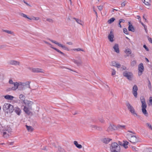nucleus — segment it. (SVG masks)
<instances>
[{
	"label": "nucleus",
	"mask_w": 152,
	"mask_h": 152,
	"mask_svg": "<svg viewBox=\"0 0 152 152\" xmlns=\"http://www.w3.org/2000/svg\"><path fill=\"white\" fill-rule=\"evenodd\" d=\"M16 85L14 84V87H12L11 88H8L7 89V91H10L11 90H13L15 91V90L17 89V86H16Z\"/></svg>",
	"instance_id": "obj_23"
},
{
	"label": "nucleus",
	"mask_w": 152,
	"mask_h": 152,
	"mask_svg": "<svg viewBox=\"0 0 152 152\" xmlns=\"http://www.w3.org/2000/svg\"><path fill=\"white\" fill-rule=\"evenodd\" d=\"M129 139V141L135 144L138 142L139 141V137L132 134H128Z\"/></svg>",
	"instance_id": "obj_4"
},
{
	"label": "nucleus",
	"mask_w": 152,
	"mask_h": 152,
	"mask_svg": "<svg viewBox=\"0 0 152 152\" xmlns=\"http://www.w3.org/2000/svg\"><path fill=\"white\" fill-rule=\"evenodd\" d=\"M57 152H66L64 149L60 148H58V150Z\"/></svg>",
	"instance_id": "obj_44"
},
{
	"label": "nucleus",
	"mask_w": 152,
	"mask_h": 152,
	"mask_svg": "<svg viewBox=\"0 0 152 152\" xmlns=\"http://www.w3.org/2000/svg\"><path fill=\"white\" fill-rule=\"evenodd\" d=\"M142 109L146 108L147 107V104L146 102L145 103H142L141 106Z\"/></svg>",
	"instance_id": "obj_39"
},
{
	"label": "nucleus",
	"mask_w": 152,
	"mask_h": 152,
	"mask_svg": "<svg viewBox=\"0 0 152 152\" xmlns=\"http://www.w3.org/2000/svg\"><path fill=\"white\" fill-rule=\"evenodd\" d=\"M149 102L152 106V97H150L149 98Z\"/></svg>",
	"instance_id": "obj_56"
},
{
	"label": "nucleus",
	"mask_w": 152,
	"mask_h": 152,
	"mask_svg": "<svg viewBox=\"0 0 152 152\" xmlns=\"http://www.w3.org/2000/svg\"><path fill=\"white\" fill-rule=\"evenodd\" d=\"M120 66L121 64H120L116 63V65H115V67L119 68L120 67Z\"/></svg>",
	"instance_id": "obj_55"
},
{
	"label": "nucleus",
	"mask_w": 152,
	"mask_h": 152,
	"mask_svg": "<svg viewBox=\"0 0 152 152\" xmlns=\"http://www.w3.org/2000/svg\"><path fill=\"white\" fill-rule=\"evenodd\" d=\"M138 88L137 86L134 85L133 87L132 88V93L135 98L137 97V92Z\"/></svg>",
	"instance_id": "obj_8"
},
{
	"label": "nucleus",
	"mask_w": 152,
	"mask_h": 152,
	"mask_svg": "<svg viewBox=\"0 0 152 152\" xmlns=\"http://www.w3.org/2000/svg\"><path fill=\"white\" fill-rule=\"evenodd\" d=\"M123 75L124 77H126L129 80H132L133 75L131 72L125 71L123 72Z\"/></svg>",
	"instance_id": "obj_5"
},
{
	"label": "nucleus",
	"mask_w": 152,
	"mask_h": 152,
	"mask_svg": "<svg viewBox=\"0 0 152 152\" xmlns=\"http://www.w3.org/2000/svg\"><path fill=\"white\" fill-rule=\"evenodd\" d=\"M136 64V62L135 60H133L131 61L130 63L131 66H135Z\"/></svg>",
	"instance_id": "obj_37"
},
{
	"label": "nucleus",
	"mask_w": 152,
	"mask_h": 152,
	"mask_svg": "<svg viewBox=\"0 0 152 152\" xmlns=\"http://www.w3.org/2000/svg\"><path fill=\"white\" fill-rule=\"evenodd\" d=\"M112 75L113 76L116 73V71L114 69H112Z\"/></svg>",
	"instance_id": "obj_47"
},
{
	"label": "nucleus",
	"mask_w": 152,
	"mask_h": 152,
	"mask_svg": "<svg viewBox=\"0 0 152 152\" xmlns=\"http://www.w3.org/2000/svg\"><path fill=\"white\" fill-rule=\"evenodd\" d=\"M125 125H121L120 124H118L117 126H116V128L117 129V130H119V129H125Z\"/></svg>",
	"instance_id": "obj_22"
},
{
	"label": "nucleus",
	"mask_w": 152,
	"mask_h": 152,
	"mask_svg": "<svg viewBox=\"0 0 152 152\" xmlns=\"http://www.w3.org/2000/svg\"><path fill=\"white\" fill-rule=\"evenodd\" d=\"M8 108V113H12L14 110L13 106L11 104H10V107H9Z\"/></svg>",
	"instance_id": "obj_24"
},
{
	"label": "nucleus",
	"mask_w": 152,
	"mask_h": 152,
	"mask_svg": "<svg viewBox=\"0 0 152 152\" xmlns=\"http://www.w3.org/2000/svg\"><path fill=\"white\" fill-rule=\"evenodd\" d=\"M126 105L127 106L128 110L134 116H137L138 115L135 112V110L133 107L128 102H127L126 103Z\"/></svg>",
	"instance_id": "obj_3"
},
{
	"label": "nucleus",
	"mask_w": 152,
	"mask_h": 152,
	"mask_svg": "<svg viewBox=\"0 0 152 152\" xmlns=\"http://www.w3.org/2000/svg\"><path fill=\"white\" fill-rule=\"evenodd\" d=\"M74 144L76 146L79 148H82V146L80 144H78L77 141H75L74 142Z\"/></svg>",
	"instance_id": "obj_25"
},
{
	"label": "nucleus",
	"mask_w": 152,
	"mask_h": 152,
	"mask_svg": "<svg viewBox=\"0 0 152 152\" xmlns=\"http://www.w3.org/2000/svg\"><path fill=\"white\" fill-rule=\"evenodd\" d=\"M148 86L150 89H151V83H148Z\"/></svg>",
	"instance_id": "obj_60"
},
{
	"label": "nucleus",
	"mask_w": 152,
	"mask_h": 152,
	"mask_svg": "<svg viewBox=\"0 0 152 152\" xmlns=\"http://www.w3.org/2000/svg\"><path fill=\"white\" fill-rule=\"evenodd\" d=\"M149 42L152 44V39H148Z\"/></svg>",
	"instance_id": "obj_64"
},
{
	"label": "nucleus",
	"mask_w": 152,
	"mask_h": 152,
	"mask_svg": "<svg viewBox=\"0 0 152 152\" xmlns=\"http://www.w3.org/2000/svg\"><path fill=\"white\" fill-rule=\"evenodd\" d=\"M32 109H30L27 107L24 106L23 108V110L28 115H30L32 113L30 110Z\"/></svg>",
	"instance_id": "obj_13"
},
{
	"label": "nucleus",
	"mask_w": 152,
	"mask_h": 152,
	"mask_svg": "<svg viewBox=\"0 0 152 152\" xmlns=\"http://www.w3.org/2000/svg\"><path fill=\"white\" fill-rule=\"evenodd\" d=\"M99 121L102 123H104L105 121L104 120L103 118H99Z\"/></svg>",
	"instance_id": "obj_46"
},
{
	"label": "nucleus",
	"mask_w": 152,
	"mask_h": 152,
	"mask_svg": "<svg viewBox=\"0 0 152 152\" xmlns=\"http://www.w3.org/2000/svg\"><path fill=\"white\" fill-rule=\"evenodd\" d=\"M110 150L111 152H120L121 147L117 143L113 142L110 146Z\"/></svg>",
	"instance_id": "obj_2"
},
{
	"label": "nucleus",
	"mask_w": 152,
	"mask_h": 152,
	"mask_svg": "<svg viewBox=\"0 0 152 152\" xmlns=\"http://www.w3.org/2000/svg\"><path fill=\"white\" fill-rule=\"evenodd\" d=\"M58 46L64 49V50H67V51H69V49L67 47H66L65 46L63 45H62V44H61L60 43H59V44H58Z\"/></svg>",
	"instance_id": "obj_30"
},
{
	"label": "nucleus",
	"mask_w": 152,
	"mask_h": 152,
	"mask_svg": "<svg viewBox=\"0 0 152 152\" xmlns=\"http://www.w3.org/2000/svg\"><path fill=\"white\" fill-rule=\"evenodd\" d=\"M126 4V3L125 1H124L123 3H122L121 5V7H124L125 6Z\"/></svg>",
	"instance_id": "obj_54"
},
{
	"label": "nucleus",
	"mask_w": 152,
	"mask_h": 152,
	"mask_svg": "<svg viewBox=\"0 0 152 152\" xmlns=\"http://www.w3.org/2000/svg\"><path fill=\"white\" fill-rule=\"evenodd\" d=\"M119 22H120V23H121V22L124 23L125 22V20L122 19H120L119 20Z\"/></svg>",
	"instance_id": "obj_59"
},
{
	"label": "nucleus",
	"mask_w": 152,
	"mask_h": 152,
	"mask_svg": "<svg viewBox=\"0 0 152 152\" xmlns=\"http://www.w3.org/2000/svg\"><path fill=\"white\" fill-rule=\"evenodd\" d=\"M66 44H67L69 45H72V42H67L66 43Z\"/></svg>",
	"instance_id": "obj_61"
},
{
	"label": "nucleus",
	"mask_w": 152,
	"mask_h": 152,
	"mask_svg": "<svg viewBox=\"0 0 152 152\" xmlns=\"http://www.w3.org/2000/svg\"><path fill=\"white\" fill-rule=\"evenodd\" d=\"M123 32L124 33L127 34H128V31L126 28H124L123 29Z\"/></svg>",
	"instance_id": "obj_49"
},
{
	"label": "nucleus",
	"mask_w": 152,
	"mask_h": 152,
	"mask_svg": "<svg viewBox=\"0 0 152 152\" xmlns=\"http://www.w3.org/2000/svg\"><path fill=\"white\" fill-rule=\"evenodd\" d=\"M77 60L73 59V61L77 64V66H80L82 64V61L81 60V58L80 57H77Z\"/></svg>",
	"instance_id": "obj_9"
},
{
	"label": "nucleus",
	"mask_w": 152,
	"mask_h": 152,
	"mask_svg": "<svg viewBox=\"0 0 152 152\" xmlns=\"http://www.w3.org/2000/svg\"><path fill=\"white\" fill-rule=\"evenodd\" d=\"M114 35L113 33V32L111 31L110 32V34L108 36V38H113Z\"/></svg>",
	"instance_id": "obj_35"
},
{
	"label": "nucleus",
	"mask_w": 152,
	"mask_h": 152,
	"mask_svg": "<svg viewBox=\"0 0 152 152\" xmlns=\"http://www.w3.org/2000/svg\"><path fill=\"white\" fill-rule=\"evenodd\" d=\"M143 47L144 48H145V50L146 51H148L149 50L148 48V47L146 46L145 45H143Z\"/></svg>",
	"instance_id": "obj_53"
},
{
	"label": "nucleus",
	"mask_w": 152,
	"mask_h": 152,
	"mask_svg": "<svg viewBox=\"0 0 152 152\" xmlns=\"http://www.w3.org/2000/svg\"><path fill=\"white\" fill-rule=\"evenodd\" d=\"M28 69L32 72L34 73H44V70L38 68H33L29 67Z\"/></svg>",
	"instance_id": "obj_6"
},
{
	"label": "nucleus",
	"mask_w": 152,
	"mask_h": 152,
	"mask_svg": "<svg viewBox=\"0 0 152 152\" xmlns=\"http://www.w3.org/2000/svg\"><path fill=\"white\" fill-rule=\"evenodd\" d=\"M73 50L75 51H84V50L83 49L80 48L74 49Z\"/></svg>",
	"instance_id": "obj_41"
},
{
	"label": "nucleus",
	"mask_w": 152,
	"mask_h": 152,
	"mask_svg": "<svg viewBox=\"0 0 152 152\" xmlns=\"http://www.w3.org/2000/svg\"><path fill=\"white\" fill-rule=\"evenodd\" d=\"M144 69L143 64L142 63H140L138 66V75L139 76H140L142 75L144 70Z\"/></svg>",
	"instance_id": "obj_7"
},
{
	"label": "nucleus",
	"mask_w": 152,
	"mask_h": 152,
	"mask_svg": "<svg viewBox=\"0 0 152 152\" xmlns=\"http://www.w3.org/2000/svg\"><path fill=\"white\" fill-rule=\"evenodd\" d=\"M2 31L3 32H5L9 34H12L13 36H15V34L13 31L4 29H2Z\"/></svg>",
	"instance_id": "obj_21"
},
{
	"label": "nucleus",
	"mask_w": 152,
	"mask_h": 152,
	"mask_svg": "<svg viewBox=\"0 0 152 152\" xmlns=\"http://www.w3.org/2000/svg\"><path fill=\"white\" fill-rule=\"evenodd\" d=\"M54 49L57 52H58L60 54H61L62 55H63L64 56H65V54L64 53H63L61 51L59 50L58 49H57L56 48H54Z\"/></svg>",
	"instance_id": "obj_36"
},
{
	"label": "nucleus",
	"mask_w": 152,
	"mask_h": 152,
	"mask_svg": "<svg viewBox=\"0 0 152 152\" xmlns=\"http://www.w3.org/2000/svg\"><path fill=\"white\" fill-rule=\"evenodd\" d=\"M123 143L122 142H120V141H118V144L120 146V145L121 146H123Z\"/></svg>",
	"instance_id": "obj_58"
},
{
	"label": "nucleus",
	"mask_w": 152,
	"mask_h": 152,
	"mask_svg": "<svg viewBox=\"0 0 152 152\" xmlns=\"http://www.w3.org/2000/svg\"><path fill=\"white\" fill-rule=\"evenodd\" d=\"M112 139L109 138H104L102 140V141L105 144H108Z\"/></svg>",
	"instance_id": "obj_17"
},
{
	"label": "nucleus",
	"mask_w": 152,
	"mask_h": 152,
	"mask_svg": "<svg viewBox=\"0 0 152 152\" xmlns=\"http://www.w3.org/2000/svg\"><path fill=\"white\" fill-rule=\"evenodd\" d=\"M10 104L8 103H5L3 106V110L7 112V113H8V109H9V107H10Z\"/></svg>",
	"instance_id": "obj_12"
},
{
	"label": "nucleus",
	"mask_w": 152,
	"mask_h": 152,
	"mask_svg": "<svg viewBox=\"0 0 152 152\" xmlns=\"http://www.w3.org/2000/svg\"><path fill=\"white\" fill-rule=\"evenodd\" d=\"M9 83L10 84H14V85L15 83H16V82H13L12 80L11 79H10L9 80Z\"/></svg>",
	"instance_id": "obj_52"
},
{
	"label": "nucleus",
	"mask_w": 152,
	"mask_h": 152,
	"mask_svg": "<svg viewBox=\"0 0 152 152\" xmlns=\"http://www.w3.org/2000/svg\"><path fill=\"white\" fill-rule=\"evenodd\" d=\"M140 100L142 103L145 102V99L143 97H141Z\"/></svg>",
	"instance_id": "obj_40"
},
{
	"label": "nucleus",
	"mask_w": 152,
	"mask_h": 152,
	"mask_svg": "<svg viewBox=\"0 0 152 152\" xmlns=\"http://www.w3.org/2000/svg\"><path fill=\"white\" fill-rule=\"evenodd\" d=\"M116 63H116V62L115 61H113L112 62V65L115 66V65H116Z\"/></svg>",
	"instance_id": "obj_57"
},
{
	"label": "nucleus",
	"mask_w": 152,
	"mask_h": 152,
	"mask_svg": "<svg viewBox=\"0 0 152 152\" xmlns=\"http://www.w3.org/2000/svg\"><path fill=\"white\" fill-rule=\"evenodd\" d=\"M142 112L144 114V115L146 117L148 116V114L146 110V108L142 109Z\"/></svg>",
	"instance_id": "obj_29"
},
{
	"label": "nucleus",
	"mask_w": 152,
	"mask_h": 152,
	"mask_svg": "<svg viewBox=\"0 0 152 152\" xmlns=\"http://www.w3.org/2000/svg\"><path fill=\"white\" fill-rule=\"evenodd\" d=\"M122 68L123 70H125L126 69V67L124 66H122Z\"/></svg>",
	"instance_id": "obj_63"
},
{
	"label": "nucleus",
	"mask_w": 152,
	"mask_h": 152,
	"mask_svg": "<svg viewBox=\"0 0 152 152\" xmlns=\"http://www.w3.org/2000/svg\"><path fill=\"white\" fill-rule=\"evenodd\" d=\"M123 146L125 148H128L127 146V145H128L129 142H128L126 141H123Z\"/></svg>",
	"instance_id": "obj_27"
},
{
	"label": "nucleus",
	"mask_w": 152,
	"mask_h": 152,
	"mask_svg": "<svg viewBox=\"0 0 152 152\" xmlns=\"http://www.w3.org/2000/svg\"><path fill=\"white\" fill-rule=\"evenodd\" d=\"M125 52L126 53L127 56H129V55L131 54L132 53L131 50L129 48L126 49L125 51Z\"/></svg>",
	"instance_id": "obj_20"
},
{
	"label": "nucleus",
	"mask_w": 152,
	"mask_h": 152,
	"mask_svg": "<svg viewBox=\"0 0 152 152\" xmlns=\"http://www.w3.org/2000/svg\"><path fill=\"white\" fill-rule=\"evenodd\" d=\"M147 126L149 128V129L152 130V127L151 125L148 123H147L146 124Z\"/></svg>",
	"instance_id": "obj_45"
},
{
	"label": "nucleus",
	"mask_w": 152,
	"mask_h": 152,
	"mask_svg": "<svg viewBox=\"0 0 152 152\" xmlns=\"http://www.w3.org/2000/svg\"><path fill=\"white\" fill-rule=\"evenodd\" d=\"M4 96V98L6 99L10 100H13V99L14 98V96L9 95H7L5 96Z\"/></svg>",
	"instance_id": "obj_18"
},
{
	"label": "nucleus",
	"mask_w": 152,
	"mask_h": 152,
	"mask_svg": "<svg viewBox=\"0 0 152 152\" xmlns=\"http://www.w3.org/2000/svg\"><path fill=\"white\" fill-rule=\"evenodd\" d=\"M14 111L18 115H20L21 113L20 109L18 107H15Z\"/></svg>",
	"instance_id": "obj_16"
},
{
	"label": "nucleus",
	"mask_w": 152,
	"mask_h": 152,
	"mask_svg": "<svg viewBox=\"0 0 152 152\" xmlns=\"http://www.w3.org/2000/svg\"><path fill=\"white\" fill-rule=\"evenodd\" d=\"M46 20L50 22L53 23V20L52 19L50 18L47 19Z\"/></svg>",
	"instance_id": "obj_50"
},
{
	"label": "nucleus",
	"mask_w": 152,
	"mask_h": 152,
	"mask_svg": "<svg viewBox=\"0 0 152 152\" xmlns=\"http://www.w3.org/2000/svg\"><path fill=\"white\" fill-rule=\"evenodd\" d=\"M26 106H25L27 107L30 109H32V105L33 104V102H32L27 101V102H25Z\"/></svg>",
	"instance_id": "obj_14"
},
{
	"label": "nucleus",
	"mask_w": 152,
	"mask_h": 152,
	"mask_svg": "<svg viewBox=\"0 0 152 152\" xmlns=\"http://www.w3.org/2000/svg\"><path fill=\"white\" fill-rule=\"evenodd\" d=\"M26 126L27 130L29 132H32L33 131V128L30 126H28L27 125H26Z\"/></svg>",
	"instance_id": "obj_31"
},
{
	"label": "nucleus",
	"mask_w": 152,
	"mask_h": 152,
	"mask_svg": "<svg viewBox=\"0 0 152 152\" xmlns=\"http://www.w3.org/2000/svg\"><path fill=\"white\" fill-rule=\"evenodd\" d=\"M91 127L92 128H94L95 129L101 130H102V128L99 126H97L95 125H91Z\"/></svg>",
	"instance_id": "obj_26"
},
{
	"label": "nucleus",
	"mask_w": 152,
	"mask_h": 152,
	"mask_svg": "<svg viewBox=\"0 0 152 152\" xmlns=\"http://www.w3.org/2000/svg\"><path fill=\"white\" fill-rule=\"evenodd\" d=\"M129 26L128 28L129 31L134 32L135 31V29L133 26L131 24V23L130 22H129Z\"/></svg>",
	"instance_id": "obj_15"
},
{
	"label": "nucleus",
	"mask_w": 152,
	"mask_h": 152,
	"mask_svg": "<svg viewBox=\"0 0 152 152\" xmlns=\"http://www.w3.org/2000/svg\"><path fill=\"white\" fill-rule=\"evenodd\" d=\"M99 10L101 11L103 9V6H99L97 7Z\"/></svg>",
	"instance_id": "obj_51"
},
{
	"label": "nucleus",
	"mask_w": 152,
	"mask_h": 152,
	"mask_svg": "<svg viewBox=\"0 0 152 152\" xmlns=\"http://www.w3.org/2000/svg\"><path fill=\"white\" fill-rule=\"evenodd\" d=\"M73 18V19H75L76 20V21L77 23H78L81 25H82V24L81 23L82 21L81 20H80L79 19L76 18Z\"/></svg>",
	"instance_id": "obj_34"
},
{
	"label": "nucleus",
	"mask_w": 152,
	"mask_h": 152,
	"mask_svg": "<svg viewBox=\"0 0 152 152\" xmlns=\"http://www.w3.org/2000/svg\"><path fill=\"white\" fill-rule=\"evenodd\" d=\"M113 48L115 51L117 53L119 52V50L118 48V44H115V45L113 46Z\"/></svg>",
	"instance_id": "obj_19"
},
{
	"label": "nucleus",
	"mask_w": 152,
	"mask_h": 152,
	"mask_svg": "<svg viewBox=\"0 0 152 152\" xmlns=\"http://www.w3.org/2000/svg\"><path fill=\"white\" fill-rule=\"evenodd\" d=\"M49 40L50 41L52 42L53 43H54L57 45L58 46V44H59V43H58V42H57L56 41L53 40L52 39H49Z\"/></svg>",
	"instance_id": "obj_43"
},
{
	"label": "nucleus",
	"mask_w": 152,
	"mask_h": 152,
	"mask_svg": "<svg viewBox=\"0 0 152 152\" xmlns=\"http://www.w3.org/2000/svg\"><path fill=\"white\" fill-rule=\"evenodd\" d=\"M142 1L146 5L148 6L150 4V0H143Z\"/></svg>",
	"instance_id": "obj_32"
},
{
	"label": "nucleus",
	"mask_w": 152,
	"mask_h": 152,
	"mask_svg": "<svg viewBox=\"0 0 152 152\" xmlns=\"http://www.w3.org/2000/svg\"><path fill=\"white\" fill-rule=\"evenodd\" d=\"M30 82L28 81L26 83H22L21 82L18 83L16 82L15 83V84L16 85V86L17 88L19 90L21 91L24 90L27 88H30Z\"/></svg>",
	"instance_id": "obj_1"
},
{
	"label": "nucleus",
	"mask_w": 152,
	"mask_h": 152,
	"mask_svg": "<svg viewBox=\"0 0 152 152\" xmlns=\"http://www.w3.org/2000/svg\"><path fill=\"white\" fill-rule=\"evenodd\" d=\"M117 130L116 126L114 125L113 124H110L109 127L108 128L107 131L108 132L113 130Z\"/></svg>",
	"instance_id": "obj_10"
},
{
	"label": "nucleus",
	"mask_w": 152,
	"mask_h": 152,
	"mask_svg": "<svg viewBox=\"0 0 152 152\" xmlns=\"http://www.w3.org/2000/svg\"><path fill=\"white\" fill-rule=\"evenodd\" d=\"M145 151L146 152H152V149L151 148H146Z\"/></svg>",
	"instance_id": "obj_42"
},
{
	"label": "nucleus",
	"mask_w": 152,
	"mask_h": 152,
	"mask_svg": "<svg viewBox=\"0 0 152 152\" xmlns=\"http://www.w3.org/2000/svg\"><path fill=\"white\" fill-rule=\"evenodd\" d=\"M9 64L11 65L16 66L20 65V62L18 61L14 60H10L8 62Z\"/></svg>",
	"instance_id": "obj_11"
},
{
	"label": "nucleus",
	"mask_w": 152,
	"mask_h": 152,
	"mask_svg": "<svg viewBox=\"0 0 152 152\" xmlns=\"http://www.w3.org/2000/svg\"><path fill=\"white\" fill-rule=\"evenodd\" d=\"M20 15L21 16H22L23 17L29 19L30 20H31V18H28V17L26 15H25L23 13H20Z\"/></svg>",
	"instance_id": "obj_38"
},
{
	"label": "nucleus",
	"mask_w": 152,
	"mask_h": 152,
	"mask_svg": "<svg viewBox=\"0 0 152 152\" xmlns=\"http://www.w3.org/2000/svg\"><path fill=\"white\" fill-rule=\"evenodd\" d=\"M25 96L24 95L22 94H21L19 96V98L20 99L23 101V102L24 103H25Z\"/></svg>",
	"instance_id": "obj_28"
},
{
	"label": "nucleus",
	"mask_w": 152,
	"mask_h": 152,
	"mask_svg": "<svg viewBox=\"0 0 152 152\" xmlns=\"http://www.w3.org/2000/svg\"><path fill=\"white\" fill-rule=\"evenodd\" d=\"M115 20V18H112L108 20L107 22L109 24H111Z\"/></svg>",
	"instance_id": "obj_33"
},
{
	"label": "nucleus",
	"mask_w": 152,
	"mask_h": 152,
	"mask_svg": "<svg viewBox=\"0 0 152 152\" xmlns=\"http://www.w3.org/2000/svg\"><path fill=\"white\" fill-rule=\"evenodd\" d=\"M7 132H3V136L4 137H7Z\"/></svg>",
	"instance_id": "obj_48"
},
{
	"label": "nucleus",
	"mask_w": 152,
	"mask_h": 152,
	"mask_svg": "<svg viewBox=\"0 0 152 152\" xmlns=\"http://www.w3.org/2000/svg\"><path fill=\"white\" fill-rule=\"evenodd\" d=\"M23 2L27 6H30V5L28 4L24 0H23Z\"/></svg>",
	"instance_id": "obj_62"
}]
</instances>
